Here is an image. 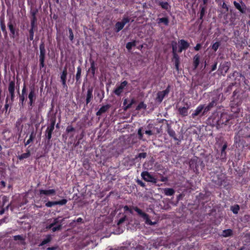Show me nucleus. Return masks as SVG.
Listing matches in <instances>:
<instances>
[{"mask_svg": "<svg viewBox=\"0 0 250 250\" xmlns=\"http://www.w3.org/2000/svg\"><path fill=\"white\" fill-rule=\"evenodd\" d=\"M110 250H127L125 248L121 247V248H118L117 249H111Z\"/></svg>", "mask_w": 250, "mask_h": 250, "instance_id": "obj_52", "label": "nucleus"}, {"mask_svg": "<svg viewBox=\"0 0 250 250\" xmlns=\"http://www.w3.org/2000/svg\"><path fill=\"white\" fill-rule=\"evenodd\" d=\"M232 233V231L231 229H228L226 230H224L222 232V235L224 237H228L230 236Z\"/></svg>", "mask_w": 250, "mask_h": 250, "instance_id": "obj_26", "label": "nucleus"}, {"mask_svg": "<svg viewBox=\"0 0 250 250\" xmlns=\"http://www.w3.org/2000/svg\"><path fill=\"white\" fill-rule=\"evenodd\" d=\"M204 109V106L203 105H199L195 110L194 111V113L192 114V117L193 118H194L195 116L198 115L202 111V110Z\"/></svg>", "mask_w": 250, "mask_h": 250, "instance_id": "obj_15", "label": "nucleus"}, {"mask_svg": "<svg viewBox=\"0 0 250 250\" xmlns=\"http://www.w3.org/2000/svg\"><path fill=\"white\" fill-rule=\"evenodd\" d=\"M55 205H56V201H53V202L49 201L45 204V206L48 208L52 207V206H55Z\"/></svg>", "mask_w": 250, "mask_h": 250, "instance_id": "obj_36", "label": "nucleus"}, {"mask_svg": "<svg viewBox=\"0 0 250 250\" xmlns=\"http://www.w3.org/2000/svg\"><path fill=\"white\" fill-rule=\"evenodd\" d=\"M134 100L132 99L129 102V103H128V104L126 106H125V109L126 110L127 108H130L131 106V105L134 103Z\"/></svg>", "mask_w": 250, "mask_h": 250, "instance_id": "obj_38", "label": "nucleus"}, {"mask_svg": "<svg viewBox=\"0 0 250 250\" xmlns=\"http://www.w3.org/2000/svg\"><path fill=\"white\" fill-rule=\"evenodd\" d=\"M141 176L143 179L146 181L153 183H156V179L147 171L143 172L141 174Z\"/></svg>", "mask_w": 250, "mask_h": 250, "instance_id": "obj_2", "label": "nucleus"}, {"mask_svg": "<svg viewBox=\"0 0 250 250\" xmlns=\"http://www.w3.org/2000/svg\"><path fill=\"white\" fill-rule=\"evenodd\" d=\"M8 26L11 33V37L14 38L16 37V34L13 25L11 22L8 23Z\"/></svg>", "mask_w": 250, "mask_h": 250, "instance_id": "obj_17", "label": "nucleus"}, {"mask_svg": "<svg viewBox=\"0 0 250 250\" xmlns=\"http://www.w3.org/2000/svg\"><path fill=\"white\" fill-rule=\"evenodd\" d=\"M32 28L29 31V33H30V38H30V40H33V38H34V31H33V27L34 26V22L33 21L32 22Z\"/></svg>", "mask_w": 250, "mask_h": 250, "instance_id": "obj_34", "label": "nucleus"}, {"mask_svg": "<svg viewBox=\"0 0 250 250\" xmlns=\"http://www.w3.org/2000/svg\"><path fill=\"white\" fill-rule=\"evenodd\" d=\"M142 127L140 128L138 130V134L139 135V138L140 139H143V134L142 133Z\"/></svg>", "mask_w": 250, "mask_h": 250, "instance_id": "obj_39", "label": "nucleus"}, {"mask_svg": "<svg viewBox=\"0 0 250 250\" xmlns=\"http://www.w3.org/2000/svg\"><path fill=\"white\" fill-rule=\"evenodd\" d=\"M135 45H136L135 42H129L127 43V44L126 45V47L128 50H129L132 48V46H134Z\"/></svg>", "mask_w": 250, "mask_h": 250, "instance_id": "obj_32", "label": "nucleus"}, {"mask_svg": "<svg viewBox=\"0 0 250 250\" xmlns=\"http://www.w3.org/2000/svg\"><path fill=\"white\" fill-rule=\"evenodd\" d=\"M133 209L138 213L139 215H140L145 220V223L146 224H148L149 225H154L156 224V222H152L149 219L148 215L146 213L143 212L142 210H141L137 207H134Z\"/></svg>", "mask_w": 250, "mask_h": 250, "instance_id": "obj_1", "label": "nucleus"}, {"mask_svg": "<svg viewBox=\"0 0 250 250\" xmlns=\"http://www.w3.org/2000/svg\"><path fill=\"white\" fill-rule=\"evenodd\" d=\"M146 153H144V152H143V153H139V155H138V157L139 158H146Z\"/></svg>", "mask_w": 250, "mask_h": 250, "instance_id": "obj_44", "label": "nucleus"}, {"mask_svg": "<svg viewBox=\"0 0 250 250\" xmlns=\"http://www.w3.org/2000/svg\"><path fill=\"white\" fill-rule=\"evenodd\" d=\"M34 138H35V134H34V132H32L30 135L29 139L25 143V146H27V145L29 144L31 142H32L33 141Z\"/></svg>", "mask_w": 250, "mask_h": 250, "instance_id": "obj_27", "label": "nucleus"}, {"mask_svg": "<svg viewBox=\"0 0 250 250\" xmlns=\"http://www.w3.org/2000/svg\"><path fill=\"white\" fill-rule=\"evenodd\" d=\"M145 133L148 135H152L153 134V132L151 130H146Z\"/></svg>", "mask_w": 250, "mask_h": 250, "instance_id": "obj_47", "label": "nucleus"}, {"mask_svg": "<svg viewBox=\"0 0 250 250\" xmlns=\"http://www.w3.org/2000/svg\"><path fill=\"white\" fill-rule=\"evenodd\" d=\"M69 39L72 41L74 39V35L72 31V30L71 28H69Z\"/></svg>", "mask_w": 250, "mask_h": 250, "instance_id": "obj_41", "label": "nucleus"}, {"mask_svg": "<svg viewBox=\"0 0 250 250\" xmlns=\"http://www.w3.org/2000/svg\"><path fill=\"white\" fill-rule=\"evenodd\" d=\"M201 48V44L199 43H198L196 46L194 47V49L195 50L198 51Z\"/></svg>", "mask_w": 250, "mask_h": 250, "instance_id": "obj_49", "label": "nucleus"}, {"mask_svg": "<svg viewBox=\"0 0 250 250\" xmlns=\"http://www.w3.org/2000/svg\"><path fill=\"white\" fill-rule=\"evenodd\" d=\"M233 4L235 8L238 9L241 13H244L246 11V6L245 4L240 1V2H237L234 1Z\"/></svg>", "mask_w": 250, "mask_h": 250, "instance_id": "obj_6", "label": "nucleus"}, {"mask_svg": "<svg viewBox=\"0 0 250 250\" xmlns=\"http://www.w3.org/2000/svg\"><path fill=\"white\" fill-rule=\"evenodd\" d=\"M93 89L92 88H88L87 91L86 103L87 104L91 101L93 97L92 95Z\"/></svg>", "mask_w": 250, "mask_h": 250, "instance_id": "obj_13", "label": "nucleus"}, {"mask_svg": "<svg viewBox=\"0 0 250 250\" xmlns=\"http://www.w3.org/2000/svg\"><path fill=\"white\" fill-rule=\"evenodd\" d=\"M208 0H203L204 4L205 5L207 2Z\"/></svg>", "mask_w": 250, "mask_h": 250, "instance_id": "obj_62", "label": "nucleus"}, {"mask_svg": "<svg viewBox=\"0 0 250 250\" xmlns=\"http://www.w3.org/2000/svg\"><path fill=\"white\" fill-rule=\"evenodd\" d=\"M218 100V98L216 97L215 98H213L212 101L205 107H204V112H208L209 111L212 107L215 106L216 104V101Z\"/></svg>", "mask_w": 250, "mask_h": 250, "instance_id": "obj_9", "label": "nucleus"}, {"mask_svg": "<svg viewBox=\"0 0 250 250\" xmlns=\"http://www.w3.org/2000/svg\"><path fill=\"white\" fill-rule=\"evenodd\" d=\"M188 108H189L188 106H187V107L184 106V107L179 108L178 111L179 112V114L183 116H187L188 115Z\"/></svg>", "mask_w": 250, "mask_h": 250, "instance_id": "obj_14", "label": "nucleus"}, {"mask_svg": "<svg viewBox=\"0 0 250 250\" xmlns=\"http://www.w3.org/2000/svg\"><path fill=\"white\" fill-rule=\"evenodd\" d=\"M176 50H177V46H176V43L175 42L174 43H172V50H173V54L176 53Z\"/></svg>", "mask_w": 250, "mask_h": 250, "instance_id": "obj_43", "label": "nucleus"}, {"mask_svg": "<svg viewBox=\"0 0 250 250\" xmlns=\"http://www.w3.org/2000/svg\"><path fill=\"white\" fill-rule=\"evenodd\" d=\"M24 95H21V96H20V101H21V104H23V103H24V100H25V97H24Z\"/></svg>", "mask_w": 250, "mask_h": 250, "instance_id": "obj_48", "label": "nucleus"}, {"mask_svg": "<svg viewBox=\"0 0 250 250\" xmlns=\"http://www.w3.org/2000/svg\"><path fill=\"white\" fill-rule=\"evenodd\" d=\"M160 5L161 6L162 8L166 9V10H168L169 8V5L168 3L167 2H161L159 3Z\"/></svg>", "mask_w": 250, "mask_h": 250, "instance_id": "obj_28", "label": "nucleus"}, {"mask_svg": "<svg viewBox=\"0 0 250 250\" xmlns=\"http://www.w3.org/2000/svg\"><path fill=\"white\" fill-rule=\"evenodd\" d=\"M128 104V100L127 99H125L124 101V105L125 106H126Z\"/></svg>", "mask_w": 250, "mask_h": 250, "instance_id": "obj_54", "label": "nucleus"}, {"mask_svg": "<svg viewBox=\"0 0 250 250\" xmlns=\"http://www.w3.org/2000/svg\"><path fill=\"white\" fill-rule=\"evenodd\" d=\"M231 209L234 213L237 214L239 210V207L237 205H234L231 207Z\"/></svg>", "mask_w": 250, "mask_h": 250, "instance_id": "obj_31", "label": "nucleus"}, {"mask_svg": "<svg viewBox=\"0 0 250 250\" xmlns=\"http://www.w3.org/2000/svg\"><path fill=\"white\" fill-rule=\"evenodd\" d=\"M89 70L91 71V73L93 75L95 74V63L93 61H92L91 62V67Z\"/></svg>", "mask_w": 250, "mask_h": 250, "instance_id": "obj_33", "label": "nucleus"}, {"mask_svg": "<svg viewBox=\"0 0 250 250\" xmlns=\"http://www.w3.org/2000/svg\"><path fill=\"white\" fill-rule=\"evenodd\" d=\"M109 108L108 105H104L101 107L98 111L97 112V115H101L103 113L105 112Z\"/></svg>", "mask_w": 250, "mask_h": 250, "instance_id": "obj_20", "label": "nucleus"}, {"mask_svg": "<svg viewBox=\"0 0 250 250\" xmlns=\"http://www.w3.org/2000/svg\"><path fill=\"white\" fill-rule=\"evenodd\" d=\"M81 68L80 67L77 68V72L76 76V79L77 81H78L81 78Z\"/></svg>", "mask_w": 250, "mask_h": 250, "instance_id": "obj_30", "label": "nucleus"}, {"mask_svg": "<svg viewBox=\"0 0 250 250\" xmlns=\"http://www.w3.org/2000/svg\"><path fill=\"white\" fill-rule=\"evenodd\" d=\"M169 92V90L168 88L164 91L158 92L157 94L156 101L159 103H161L163 101L165 96L167 95Z\"/></svg>", "mask_w": 250, "mask_h": 250, "instance_id": "obj_4", "label": "nucleus"}, {"mask_svg": "<svg viewBox=\"0 0 250 250\" xmlns=\"http://www.w3.org/2000/svg\"><path fill=\"white\" fill-rule=\"evenodd\" d=\"M47 249L49 250H54L55 249L54 248H48Z\"/></svg>", "mask_w": 250, "mask_h": 250, "instance_id": "obj_63", "label": "nucleus"}, {"mask_svg": "<svg viewBox=\"0 0 250 250\" xmlns=\"http://www.w3.org/2000/svg\"><path fill=\"white\" fill-rule=\"evenodd\" d=\"M124 209L126 211L129 210V208L126 206L124 207Z\"/></svg>", "mask_w": 250, "mask_h": 250, "instance_id": "obj_59", "label": "nucleus"}, {"mask_svg": "<svg viewBox=\"0 0 250 250\" xmlns=\"http://www.w3.org/2000/svg\"><path fill=\"white\" fill-rule=\"evenodd\" d=\"M205 7L204 6H202V9L200 12V19H202L203 16H204L205 13Z\"/></svg>", "mask_w": 250, "mask_h": 250, "instance_id": "obj_42", "label": "nucleus"}, {"mask_svg": "<svg viewBox=\"0 0 250 250\" xmlns=\"http://www.w3.org/2000/svg\"><path fill=\"white\" fill-rule=\"evenodd\" d=\"M59 222V221L58 220V218H55L54 219L53 222L51 223L53 226L56 225L57 224H58Z\"/></svg>", "mask_w": 250, "mask_h": 250, "instance_id": "obj_45", "label": "nucleus"}, {"mask_svg": "<svg viewBox=\"0 0 250 250\" xmlns=\"http://www.w3.org/2000/svg\"><path fill=\"white\" fill-rule=\"evenodd\" d=\"M180 48L178 51L179 52H181L183 50L186 49L189 46V44L188 43V42L184 40H180Z\"/></svg>", "mask_w": 250, "mask_h": 250, "instance_id": "obj_10", "label": "nucleus"}, {"mask_svg": "<svg viewBox=\"0 0 250 250\" xmlns=\"http://www.w3.org/2000/svg\"><path fill=\"white\" fill-rule=\"evenodd\" d=\"M30 156V152L29 150H27L26 153H23L18 156L19 159L21 160L28 158Z\"/></svg>", "mask_w": 250, "mask_h": 250, "instance_id": "obj_22", "label": "nucleus"}, {"mask_svg": "<svg viewBox=\"0 0 250 250\" xmlns=\"http://www.w3.org/2000/svg\"><path fill=\"white\" fill-rule=\"evenodd\" d=\"M220 43L219 42H217L212 44L211 47H212V49L214 51H216L217 50V49H218L219 47L220 46Z\"/></svg>", "mask_w": 250, "mask_h": 250, "instance_id": "obj_29", "label": "nucleus"}, {"mask_svg": "<svg viewBox=\"0 0 250 250\" xmlns=\"http://www.w3.org/2000/svg\"><path fill=\"white\" fill-rule=\"evenodd\" d=\"M144 104L143 103L139 104L136 108V109L139 110L143 107Z\"/></svg>", "mask_w": 250, "mask_h": 250, "instance_id": "obj_50", "label": "nucleus"}, {"mask_svg": "<svg viewBox=\"0 0 250 250\" xmlns=\"http://www.w3.org/2000/svg\"><path fill=\"white\" fill-rule=\"evenodd\" d=\"M15 82L11 81L8 86V91L11 96V99L13 101L15 97Z\"/></svg>", "mask_w": 250, "mask_h": 250, "instance_id": "obj_5", "label": "nucleus"}, {"mask_svg": "<svg viewBox=\"0 0 250 250\" xmlns=\"http://www.w3.org/2000/svg\"><path fill=\"white\" fill-rule=\"evenodd\" d=\"M127 84V82L125 81L122 82L119 85L117 86L116 88L114 90V92L116 95H120L125 89Z\"/></svg>", "mask_w": 250, "mask_h": 250, "instance_id": "obj_3", "label": "nucleus"}, {"mask_svg": "<svg viewBox=\"0 0 250 250\" xmlns=\"http://www.w3.org/2000/svg\"><path fill=\"white\" fill-rule=\"evenodd\" d=\"M173 54V60L175 62V65L176 68L177 70L179 69V58L178 55L176 53Z\"/></svg>", "mask_w": 250, "mask_h": 250, "instance_id": "obj_19", "label": "nucleus"}, {"mask_svg": "<svg viewBox=\"0 0 250 250\" xmlns=\"http://www.w3.org/2000/svg\"><path fill=\"white\" fill-rule=\"evenodd\" d=\"M125 220V218H121V219H120V220L119 221V222H118V224H120L121 223H122Z\"/></svg>", "mask_w": 250, "mask_h": 250, "instance_id": "obj_56", "label": "nucleus"}, {"mask_svg": "<svg viewBox=\"0 0 250 250\" xmlns=\"http://www.w3.org/2000/svg\"><path fill=\"white\" fill-rule=\"evenodd\" d=\"M200 62V56L198 54L196 55L193 58V65L194 68H196Z\"/></svg>", "mask_w": 250, "mask_h": 250, "instance_id": "obj_18", "label": "nucleus"}, {"mask_svg": "<svg viewBox=\"0 0 250 250\" xmlns=\"http://www.w3.org/2000/svg\"><path fill=\"white\" fill-rule=\"evenodd\" d=\"M56 205H64L66 204L67 201L66 199H63L59 201H56Z\"/></svg>", "mask_w": 250, "mask_h": 250, "instance_id": "obj_35", "label": "nucleus"}, {"mask_svg": "<svg viewBox=\"0 0 250 250\" xmlns=\"http://www.w3.org/2000/svg\"><path fill=\"white\" fill-rule=\"evenodd\" d=\"M56 193V190L54 189H48V190H40V194H44L46 195H55Z\"/></svg>", "mask_w": 250, "mask_h": 250, "instance_id": "obj_11", "label": "nucleus"}, {"mask_svg": "<svg viewBox=\"0 0 250 250\" xmlns=\"http://www.w3.org/2000/svg\"><path fill=\"white\" fill-rule=\"evenodd\" d=\"M164 190L165 194L167 196H171L174 193V190L172 188H167Z\"/></svg>", "mask_w": 250, "mask_h": 250, "instance_id": "obj_24", "label": "nucleus"}, {"mask_svg": "<svg viewBox=\"0 0 250 250\" xmlns=\"http://www.w3.org/2000/svg\"><path fill=\"white\" fill-rule=\"evenodd\" d=\"M245 250V248H242V249H241V250Z\"/></svg>", "mask_w": 250, "mask_h": 250, "instance_id": "obj_64", "label": "nucleus"}, {"mask_svg": "<svg viewBox=\"0 0 250 250\" xmlns=\"http://www.w3.org/2000/svg\"><path fill=\"white\" fill-rule=\"evenodd\" d=\"M55 121H52L51 125L46 130V137L48 140L51 138L52 133L54 129Z\"/></svg>", "mask_w": 250, "mask_h": 250, "instance_id": "obj_7", "label": "nucleus"}, {"mask_svg": "<svg viewBox=\"0 0 250 250\" xmlns=\"http://www.w3.org/2000/svg\"><path fill=\"white\" fill-rule=\"evenodd\" d=\"M227 148V146L226 145H224L222 147V154L224 152H225V149H226Z\"/></svg>", "mask_w": 250, "mask_h": 250, "instance_id": "obj_53", "label": "nucleus"}, {"mask_svg": "<svg viewBox=\"0 0 250 250\" xmlns=\"http://www.w3.org/2000/svg\"><path fill=\"white\" fill-rule=\"evenodd\" d=\"M62 222H60V224L58 226H56V227H53L52 229V230L53 232H55L57 230H59L60 229H62Z\"/></svg>", "mask_w": 250, "mask_h": 250, "instance_id": "obj_37", "label": "nucleus"}, {"mask_svg": "<svg viewBox=\"0 0 250 250\" xmlns=\"http://www.w3.org/2000/svg\"><path fill=\"white\" fill-rule=\"evenodd\" d=\"M124 23H122L121 21L117 22L115 24L116 32H119L124 28Z\"/></svg>", "mask_w": 250, "mask_h": 250, "instance_id": "obj_23", "label": "nucleus"}, {"mask_svg": "<svg viewBox=\"0 0 250 250\" xmlns=\"http://www.w3.org/2000/svg\"><path fill=\"white\" fill-rule=\"evenodd\" d=\"M40 59H44L45 54V50L44 46V45L43 43L40 44Z\"/></svg>", "mask_w": 250, "mask_h": 250, "instance_id": "obj_16", "label": "nucleus"}, {"mask_svg": "<svg viewBox=\"0 0 250 250\" xmlns=\"http://www.w3.org/2000/svg\"><path fill=\"white\" fill-rule=\"evenodd\" d=\"M217 67V63H215L213 66L212 68V70L214 71L216 69Z\"/></svg>", "mask_w": 250, "mask_h": 250, "instance_id": "obj_55", "label": "nucleus"}, {"mask_svg": "<svg viewBox=\"0 0 250 250\" xmlns=\"http://www.w3.org/2000/svg\"><path fill=\"white\" fill-rule=\"evenodd\" d=\"M1 29L3 31H5V27L4 25L1 26Z\"/></svg>", "mask_w": 250, "mask_h": 250, "instance_id": "obj_60", "label": "nucleus"}, {"mask_svg": "<svg viewBox=\"0 0 250 250\" xmlns=\"http://www.w3.org/2000/svg\"><path fill=\"white\" fill-rule=\"evenodd\" d=\"M67 70L66 68H64L61 74V79L62 82V84L64 87H67L66 84V78L67 76Z\"/></svg>", "mask_w": 250, "mask_h": 250, "instance_id": "obj_12", "label": "nucleus"}, {"mask_svg": "<svg viewBox=\"0 0 250 250\" xmlns=\"http://www.w3.org/2000/svg\"><path fill=\"white\" fill-rule=\"evenodd\" d=\"M25 93H26V88H25V86H24V87H23V88L22 89L21 95H25Z\"/></svg>", "mask_w": 250, "mask_h": 250, "instance_id": "obj_51", "label": "nucleus"}, {"mask_svg": "<svg viewBox=\"0 0 250 250\" xmlns=\"http://www.w3.org/2000/svg\"><path fill=\"white\" fill-rule=\"evenodd\" d=\"M129 21V19L128 17H124L121 22L122 23H124V25H125V24L128 23Z\"/></svg>", "mask_w": 250, "mask_h": 250, "instance_id": "obj_40", "label": "nucleus"}, {"mask_svg": "<svg viewBox=\"0 0 250 250\" xmlns=\"http://www.w3.org/2000/svg\"><path fill=\"white\" fill-rule=\"evenodd\" d=\"M82 220V219L81 218H79L77 219V222H81V221Z\"/></svg>", "mask_w": 250, "mask_h": 250, "instance_id": "obj_61", "label": "nucleus"}, {"mask_svg": "<svg viewBox=\"0 0 250 250\" xmlns=\"http://www.w3.org/2000/svg\"><path fill=\"white\" fill-rule=\"evenodd\" d=\"M53 225L52 224H51L46 227V229H50L51 228H53Z\"/></svg>", "mask_w": 250, "mask_h": 250, "instance_id": "obj_57", "label": "nucleus"}, {"mask_svg": "<svg viewBox=\"0 0 250 250\" xmlns=\"http://www.w3.org/2000/svg\"><path fill=\"white\" fill-rule=\"evenodd\" d=\"M157 22L158 23H163L165 25H167L169 22V21L167 18H162L157 19Z\"/></svg>", "mask_w": 250, "mask_h": 250, "instance_id": "obj_21", "label": "nucleus"}, {"mask_svg": "<svg viewBox=\"0 0 250 250\" xmlns=\"http://www.w3.org/2000/svg\"><path fill=\"white\" fill-rule=\"evenodd\" d=\"M52 237L50 235H47L46 238L43 240L41 244H40L41 246H43L48 242H49L51 240Z\"/></svg>", "mask_w": 250, "mask_h": 250, "instance_id": "obj_25", "label": "nucleus"}, {"mask_svg": "<svg viewBox=\"0 0 250 250\" xmlns=\"http://www.w3.org/2000/svg\"><path fill=\"white\" fill-rule=\"evenodd\" d=\"M4 209L2 208L0 211V214H2L4 213Z\"/></svg>", "mask_w": 250, "mask_h": 250, "instance_id": "obj_58", "label": "nucleus"}, {"mask_svg": "<svg viewBox=\"0 0 250 250\" xmlns=\"http://www.w3.org/2000/svg\"><path fill=\"white\" fill-rule=\"evenodd\" d=\"M35 90L34 87H32L30 88V92L28 95V98L29 99V104L32 105L35 99Z\"/></svg>", "mask_w": 250, "mask_h": 250, "instance_id": "obj_8", "label": "nucleus"}, {"mask_svg": "<svg viewBox=\"0 0 250 250\" xmlns=\"http://www.w3.org/2000/svg\"><path fill=\"white\" fill-rule=\"evenodd\" d=\"M44 59H40V66L43 67L44 66Z\"/></svg>", "mask_w": 250, "mask_h": 250, "instance_id": "obj_46", "label": "nucleus"}]
</instances>
